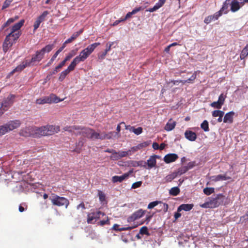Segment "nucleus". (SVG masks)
<instances>
[{
  "mask_svg": "<svg viewBox=\"0 0 248 248\" xmlns=\"http://www.w3.org/2000/svg\"><path fill=\"white\" fill-rule=\"evenodd\" d=\"M194 162H189L188 163L187 166H186V168H187V170L189 169H192L194 166Z\"/></svg>",
  "mask_w": 248,
  "mask_h": 248,
  "instance_id": "obj_58",
  "label": "nucleus"
},
{
  "mask_svg": "<svg viewBox=\"0 0 248 248\" xmlns=\"http://www.w3.org/2000/svg\"><path fill=\"white\" fill-rule=\"evenodd\" d=\"M15 96L13 94L9 95L6 98L4 99L2 102L1 107H3L6 110L13 104Z\"/></svg>",
  "mask_w": 248,
  "mask_h": 248,
  "instance_id": "obj_13",
  "label": "nucleus"
},
{
  "mask_svg": "<svg viewBox=\"0 0 248 248\" xmlns=\"http://www.w3.org/2000/svg\"><path fill=\"white\" fill-rule=\"evenodd\" d=\"M99 200L101 202L105 201V195L102 192H100L99 193Z\"/></svg>",
  "mask_w": 248,
  "mask_h": 248,
  "instance_id": "obj_56",
  "label": "nucleus"
},
{
  "mask_svg": "<svg viewBox=\"0 0 248 248\" xmlns=\"http://www.w3.org/2000/svg\"><path fill=\"white\" fill-rule=\"evenodd\" d=\"M15 21V19L14 18H10L8 19V20L3 24L2 27V29H4L5 27L8 26L10 24L13 23Z\"/></svg>",
  "mask_w": 248,
  "mask_h": 248,
  "instance_id": "obj_49",
  "label": "nucleus"
},
{
  "mask_svg": "<svg viewBox=\"0 0 248 248\" xmlns=\"http://www.w3.org/2000/svg\"><path fill=\"white\" fill-rule=\"evenodd\" d=\"M185 136L186 139L191 141H195L197 138L196 134L190 130L186 131L185 132Z\"/></svg>",
  "mask_w": 248,
  "mask_h": 248,
  "instance_id": "obj_24",
  "label": "nucleus"
},
{
  "mask_svg": "<svg viewBox=\"0 0 248 248\" xmlns=\"http://www.w3.org/2000/svg\"><path fill=\"white\" fill-rule=\"evenodd\" d=\"M201 128L205 132L209 131L208 123L206 120H204L201 125Z\"/></svg>",
  "mask_w": 248,
  "mask_h": 248,
  "instance_id": "obj_41",
  "label": "nucleus"
},
{
  "mask_svg": "<svg viewBox=\"0 0 248 248\" xmlns=\"http://www.w3.org/2000/svg\"><path fill=\"white\" fill-rule=\"evenodd\" d=\"M224 113L223 111L216 110H214L212 112V115L214 117H219V116H223Z\"/></svg>",
  "mask_w": 248,
  "mask_h": 248,
  "instance_id": "obj_44",
  "label": "nucleus"
},
{
  "mask_svg": "<svg viewBox=\"0 0 248 248\" xmlns=\"http://www.w3.org/2000/svg\"><path fill=\"white\" fill-rule=\"evenodd\" d=\"M176 122L172 121L171 120H170L166 124L165 126V129L168 131H171L174 128Z\"/></svg>",
  "mask_w": 248,
  "mask_h": 248,
  "instance_id": "obj_31",
  "label": "nucleus"
},
{
  "mask_svg": "<svg viewBox=\"0 0 248 248\" xmlns=\"http://www.w3.org/2000/svg\"><path fill=\"white\" fill-rule=\"evenodd\" d=\"M50 200L53 205L58 206L64 205L65 208H67L69 204V201L67 199L57 195H53L50 198Z\"/></svg>",
  "mask_w": 248,
  "mask_h": 248,
  "instance_id": "obj_8",
  "label": "nucleus"
},
{
  "mask_svg": "<svg viewBox=\"0 0 248 248\" xmlns=\"http://www.w3.org/2000/svg\"><path fill=\"white\" fill-rule=\"evenodd\" d=\"M83 32V30L81 29L79 31L74 32L70 38L67 39L65 41V44H68L72 42L73 40L76 39L82 32Z\"/></svg>",
  "mask_w": 248,
  "mask_h": 248,
  "instance_id": "obj_30",
  "label": "nucleus"
},
{
  "mask_svg": "<svg viewBox=\"0 0 248 248\" xmlns=\"http://www.w3.org/2000/svg\"><path fill=\"white\" fill-rule=\"evenodd\" d=\"M248 55V51L246 49H243L240 54V58L241 60L244 59Z\"/></svg>",
  "mask_w": 248,
  "mask_h": 248,
  "instance_id": "obj_47",
  "label": "nucleus"
},
{
  "mask_svg": "<svg viewBox=\"0 0 248 248\" xmlns=\"http://www.w3.org/2000/svg\"><path fill=\"white\" fill-rule=\"evenodd\" d=\"M142 132V128L141 127H139L137 128L134 127L133 132L137 135L140 134Z\"/></svg>",
  "mask_w": 248,
  "mask_h": 248,
  "instance_id": "obj_51",
  "label": "nucleus"
},
{
  "mask_svg": "<svg viewBox=\"0 0 248 248\" xmlns=\"http://www.w3.org/2000/svg\"><path fill=\"white\" fill-rule=\"evenodd\" d=\"M110 158L112 160H118L120 159L119 156L118 155V152L116 151L114 152L110 156Z\"/></svg>",
  "mask_w": 248,
  "mask_h": 248,
  "instance_id": "obj_48",
  "label": "nucleus"
},
{
  "mask_svg": "<svg viewBox=\"0 0 248 248\" xmlns=\"http://www.w3.org/2000/svg\"><path fill=\"white\" fill-rule=\"evenodd\" d=\"M35 131L36 136L38 137L41 136H49L58 133L60 131V127L58 125H46L40 127L32 129Z\"/></svg>",
  "mask_w": 248,
  "mask_h": 248,
  "instance_id": "obj_2",
  "label": "nucleus"
},
{
  "mask_svg": "<svg viewBox=\"0 0 248 248\" xmlns=\"http://www.w3.org/2000/svg\"><path fill=\"white\" fill-rule=\"evenodd\" d=\"M152 147L155 150L159 149V145L156 142H154L153 143Z\"/></svg>",
  "mask_w": 248,
  "mask_h": 248,
  "instance_id": "obj_64",
  "label": "nucleus"
},
{
  "mask_svg": "<svg viewBox=\"0 0 248 248\" xmlns=\"http://www.w3.org/2000/svg\"><path fill=\"white\" fill-rule=\"evenodd\" d=\"M54 45H47L45 47H43L41 50L43 52V53L45 54L46 52H50L53 48Z\"/></svg>",
  "mask_w": 248,
  "mask_h": 248,
  "instance_id": "obj_40",
  "label": "nucleus"
},
{
  "mask_svg": "<svg viewBox=\"0 0 248 248\" xmlns=\"http://www.w3.org/2000/svg\"><path fill=\"white\" fill-rule=\"evenodd\" d=\"M187 171V168L186 166H182L179 168L176 172H174L177 174V176L181 175L182 174L186 173Z\"/></svg>",
  "mask_w": 248,
  "mask_h": 248,
  "instance_id": "obj_36",
  "label": "nucleus"
},
{
  "mask_svg": "<svg viewBox=\"0 0 248 248\" xmlns=\"http://www.w3.org/2000/svg\"><path fill=\"white\" fill-rule=\"evenodd\" d=\"M157 10H158L157 8H156V7L154 6L153 8L147 9L146 11L147 12H149L152 13V12H154L156 11Z\"/></svg>",
  "mask_w": 248,
  "mask_h": 248,
  "instance_id": "obj_61",
  "label": "nucleus"
},
{
  "mask_svg": "<svg viewBox=\"0 0 248 248\" xmlns=\"http://www.w3.org/2000/svg\"><path fill=\"white\" fill-rule=\"evenodd\" d=\"M141 184H142L141 181H138V182H135L132 184L131 188H134V189L138 188L141 186Z\"/></svg>",
  "mask_w": 248,
  "mask_h": 248,
  "instance_id": "obj_55",
  "label": "nucleus"
},
{
  "mask_svg": "<svg viewBox=\"0 0 248 248\" xmlns=\"http://www.w3.org/2000/svg\"><path fill=\"white\" fill-rule=\"evenodd\" d=\"M19 120L10 121L6 124L0 125V136L15 129L20 125Z\"/></svg>",
  "mask_w": 248,
  "mask_h": 248,
  "instance_id": "obj_6",
  "label": "nucleus"
},
{
  "mask_svg": "<svg viewBox=\"0 0 248 248\" xmlns=\"http://www.w3.org/2000/svg\"><path fill=\"white\" fill-rule=\"evenodd\" d=\"M65 64V62L63 61H62L57 66H56L55 69L52 72L51 75L56 74L62 66Z\"/></svg>",
  "mask_w": 248,
  "mask_h": 248,
  "instance_id": "obj_39",
  "label": "nucleus"
},
{
  "mask_svg": "<svg viewBox=\"0 0 248 248\" xmlns=\"http://www.w3.org/2000/svg\"><path fill=\"white\" fill-rule=\"evenodd\" d=\"M84 140L83 139H81V140H79V141L76 143V148L73 151L77 153H79L81 148L84 145Z\"/></svg>",
  "mask_w": 248,
  "mask_h": 248,
  "instance_id": "obj_32",
  "label": "nucleus"
},
{
  "mask_svg": "<svg viewBox=\"0 0 248 248\" xmlns=\"http://www.w3.org/2000/svg\"><path fill=\"white\" fill-rule=\"evenodd\" d=\"M178 158V156L175 154H170L166 155L164 157V161L169 163L175 161Z\"/></svg>",
  "mask_w": 248,
  "mask_h": 248,
  "instance_id": "obj_21",
  "label": "nucleus"
},
{
  "mask_svg": "<svg viewBox=\"0 0 248 248\" xmlns=\"http://www.w3.org/2000/svg\"><path fill=\"white\" fill-rule=\"evenodd\" d=\"M31 62H28L27 61L22 62L20 64L18 65L15 69H14L12 72L11 74H13L16 71H21L27 66L31 65Z\"/></svg>",
  "mask_w": 248,
  "mask_h": 248,
  "instance_id": "obj_23",
  "label": "nucleus"
},
{
  "mask_svg": "<svg viewBox=\"0 0 248 248\" xmlns=\"http://www.w3.org/2000/svg\"><path fill=\"white\" fill-rule=\"evenodd\" d=\"M193 207V204H182L178 207L177 211L178 212L182 210L189 211L192 209Z\"/></svg>",
  "mask_w": 248,
  "mask_h": 248,
  "instance_id": "obj_28",
  "label": "nucleus"
},
{
  "mask_svg": "<svg viewBox=\"0 0 248 248\" xmlns=\"http://www.w3.org/2000/svg\"><path fill=\"white\" fill-rule=\"evenodd\" d=\"M224 200V196L222 194H218L214 195L200 206L204 208H213L218 207L220 204L223 202Z\"/></svg>",
  "mask_w": 248,
  "mask_h": 248,
  "instance_id": "obj_4",
  "label": "nucleus"
},
{
  "mask_svg": "<svg viewBox=\"0 0 248 248\" xmlns=\"http://www.w3.org/2000/svg\"><path fill=\"white\" fill-rule=\"evenodd\" d=\"M77 50H73L66 56L63 61L66 63L67 61L69 60L71 58L76 54Z\"/></svg>",
  "mask_w": 248,
  "mask_h": 248,
  "instance_id": "obj_38",
  "label": "nucleus"
},
{
  "mask_svg": "<svg viewBox=\"0 0 248 248\" xmlns=\"http://www.w3.org/2000/svg\"><path fill=\"white\" fill-rule=\"evenodd\" d=\"M105 216V214L101 211H96L89 214L88 215L87 222L88 223H93L96 222L97 219Z\"/></svg>",
  "mask_w": 248,
  "mask_h": 248,
  "instance_id": "obj_10",
  "label": "nucleus"
},
{
  "mask_svg": "<svg viewBox=\"0 0 248 248\" xmlns=\"http://www.w3.org/2000/svg\"><path fill=\"white\" fill-rule=\"evenodd\" d=\"M75 67V66L71 62L70 65L68 67V68L65 70L63 71L61 73L59 79L60 81H62L67 74L71 71L73 70Z\"/></svg>",
  "mask_w": 248,
  "mask_h": 248,
  "instance_id": "obj_17",
  "label": "nucleus"
},
{
  "mask_svg": "<svg viewBox=\"0 0 248 248\" xmlns=\"http://www.w3.org/2000/svg\"><path fill=\"white\" fill-rule=\"evenodd\" d=\"M108 222H109V220H108V218L107 217V219L106 220H101L100 221V224L101 226H103L106 224L108 223Z\"/></svg>",
  "mask_w": 248,
  "mask_h": 248,
  "instance_id": "obj_60",
  "label": "nucleus"
},
{
  "mask_svg": "<svg viewBox=\"0 0 248 248\" xmlns=\"http://www.w3.org/2000/svg\"><path fill=\"white\" fill-rule=\"evenodd\" d=\"M59 54H57L56 52H55V53L54 54V55L52 56V57L51 58V59H50V60L49 61V62L47 63V64L45 66V67H46V66H49L50 64H51V63L53 62L54 61V60L56 58V57H57V56Z\"/></svg>",
  "mask_w": 248,
  "mask_h": 248,
  "instance_id": "obj_54",
  "label": "nucleus"
},
{
  "mask_svg": "<svg viewBox=\"0 0 248 248\" xmlns=\"http://www.w3.org/2000/svg\"><path fill=\"white\" fill-rule=\"evenodd\" d=\"M180 189L178 186L172 187L169 191V193L170 195L176 196L180 193Z\"/></svg>",
  "mask_w": 248,
  "mask_h": 248,
  "instance_id": "obj_33",
  "label": "nucleus"
},
{
  "mask_svg": "<svg viewBox=\"0 0 248 248\" xmlns=\"http://www.w3.org/2000/svg\"><path fill=\"white\" fill-rule=\"evenodd\" d=\"M34 128H37V127H26L20 132L21 135L25 137L32 136L35 138H38V136H36L35 134V131H34V130L32 129Z\"/></svg>",
  "mask_w": 248,
  "mask_h": 248,
  "instance_id": "obj_14",
  "label": "nucleus"
},
{
  "mask_svg": "<svg viewBox=\"0 0 248 248\" xmlns=\"http://www.w3.org/2000/svg\"><path fill=\"white\" fill-rule=\"evenodd\" d=\"M25 20H21L18 23H16L11 28L7 29L5 31H9V32L6 35L2 45L3 51L6 53L9 49L15 44L16 41L21 35L19 30L24 25Z\"/></svg>",
  "mask_w": 248,
  "mask_h": 248,
  "instance_id": "obj_1",
  "label": "nucleus"
},
{
  "mask_svg": "<svg viewBox=\"0 0 248 248\" xmlns=\"http://www.w3.org/2000/svg\"><path fill=\"white\" fill-rule=\"evenodd\" d=\"M148 3L146 2L143 5L139 7H136L131 12H128L125 16V17L123 18L122 20H126L127 19L130 18L133 15L136 14L138 12L143 10L148 6Z\"/></svg>",
  "mask_w": 248,
  "mask_h": 248,
  "instance_id": "obj_12",
  "label": "nucleus"
},
{
  "mask_svg": "<svg viewBox=\"0 0 248 248\" xmlns=\"http://www.w3.org/2000/svg\"><path fill=\"white\" fill-rule=\"evenodd\" d=\"M67 44H65V42L62 44V46L56 52L57 54H59L66 46V45Z\"/></svg>",
  "mask_w": 248,
  "mask_h": 248,
  "instance_id": "obj_57",
  "label": "nucleus"
},
{
  "mask_svg": "<svg viewBox=\"0 0 248 248\" xmlns=\"http://www.w3.org/2000/svg\"><path fill=\"white\" fill-rule=\"evenodd\" d=\"M226 1L224 3L222 8L218 12L215 13L213 15H211L207 16L204 20V22L206 24H209L212 21H215L222 15L223 12L225 9H227V5L226 4Z\"/></svg>",
  "mask_w": 248,
  "mask_h": 248,
  "instance_id": "obj_9",
  "label": "nucleus"
},
{
  "mask_svg": "<svg viewBox=\"0 0 248 248\" xmlns=\"http://www.w3.org/2000/svg\"><path fill=\"white\" fill-rule=\"evenodd\" d=\"M157 10H158L157 8H156V7L154 6L153 8L147 9L146 11L147 12H149L152 13V12H154L156 11Z\"/></svg>",
  "mask_w": 248,
  "mask_h": 248,
  "instance_id": "obj_63",
  "label": "nucleus"
},
{
  "mask_svg": "<svg viewBox=\"0 0 248 248\" xmlns=\"http://www.w3.org/2000/svg\"><path fill=\"white\" fill-rule=\"evenodd\" d=\"M242 6L235 0H232L231 4V10L232 12H235L239 10Z\"/></svg>",
  "mask_w": 248,
  "mask_h": 248,
  "instance_id": "obj_27",
  "label": "nucleus"
},
{
  "mask_svg": "<svg viewBox=\"0 0 248 248\" xmlns=\"http://www.w3.org/2000/svg\"><path fill=\"white\" fill-rule=\"evenodd\" d=\"M210 105L212 107H213L214 108H216L217 109H220L221 108L222 106L223 105L221 104V103H220V102H219L218 101H217L213 102V103H212Z\"/></svg>",
  "mask_w": 248,
  "mask_h": 248,
  "instance_id": "obj_45",
  "label": "nucleus"
},
{
  "mask_svg": "<svg viewBox=\"0 0 248 248\" xmlns=\"http://www.w3.org/2000/svg\"><path fill=\"white\" fill-rule=\"evenodd\" d=\"M130 151V150H129L128 151H120L118 152L120 159L129 155Z\"/></svg>",
  "mask_w": 248,
  "mask_h": 248,
  "instance_id": "obj_46",
  "label": "nucleus"
},
{
  "mask_svg": "<svg viewBox=\"0 0 248 248\" xmlns=\"http://www.w3.org/2000/svg\"><path fill=\"white\" fill-rule=\"evenodd\" d=\"M63 99H60L58 96L54 94H51L49 96H43L36 100V103L39 105H43L46 103H57L62 101Z\"/></svg>",
  "mask_w": 248,
  "mask_h": 248,
  "instance_id": "obj_7",
  "label": "nucleus"
},
{
  "mask_svg": "<svg viewBox=\"0 0 248 248\" xmlns=\"http://www.w3.org/2000/svg\"><path fill=\"white\" fill-rule=\"evenodd\" d=\"M177 177V174H176L174 172L166 176L165 178V181L166 182H170L174 178Z\"/></svg>",
  "mask_w": 248,
  "mask_h": 248,
  "instance_id": "obj_35",
  "label": "nucleus"
},
{
  "mask_svg": "<svg viewBox=\"0 0 248 248\" xmlns=\"http://www.w3.org/2000/svg\"><path fill=\"white\" fill-rule=\"evenodd\" d=\"M131 172V171H130L128 173H125L121 176H114L112 177V181L113 183H121L124 180L127 178Z\"/></svg>",
  "mask_w": 248,
  "mask_h": 248,
  "instance_id": "obj_20",
  "label": "nucleus"
},
{
  "mask_svg": "<svg viewBox=\"0 0 248 248\" xmlns=\"http://www.w3.org/2000/svg\"><path fill=\"white\" fill-rule=\"evenodd\" d=\"M125 129L129 130L130 132H133L134 127L130 126V125H125Z\"/></svg>",
  "mask_w": 248,
  "mask_h": 248,
  "instance_id": "obj_59",
  "label": "nucleus"
},
{
  "mask_svg": "<svg viewBox=\"0 0 248 248\" xmlns=\"http://www.w3.org/2000/svg\"><path fill=\"white\" fill-rule=\"evenodd\" d=\"M113 44H114V42H109L107 44V45H106L107 48H106L105 51L99 56V59H104V58L106 56V55H107V53L110 50L111 47L113 45Z\"/></svg>",
  "mask_w": 248,
  "mask_h": 248,
  "instance_id": "obj_29",
  "label": "nucleus"
},
{
  "mask_svg": "<svg viewBox=\"0 0 248 248\" xmlns=\"http://www.w3.org/2000/svg\"><path fill=\"white\" fill-rule=\"evenodd\" d=\"M159 203H162V202L161 201H155L152 202L148 205V208L149 209H153L155 206H157Z\"/></svg>",
  "mask_w": 248,
  "mask_h": 248,
  "instance_id": "obj_42",
  "label": "nucleus"
},
{
  "mask_svg": "<svg viewBox=\"0 0 248 248\" xmlns=\"http://www.w3.org/2000/svg\"><path fill=\"white\" fill-rule=\"evenodd\" d=\"M210 180L212 181L217 182L220 181H225L231 179V178L226 174H219L210 177Z\"/></svg>",
  "mask_w": 248,
  "mask_h": 248,
  "instance_id": "obj_18",
  "label": "nucleus"
},
{
  "mask_svg": "<svg viewBox=\"0 0 248 248\" xmlns=\"http://www.w3.org/2000/svg\"><path fill=\"white\" fill-rule=\"evenodd\" d=\"M165 2V0H159L158 1L155 5V6L158 9L163 6Z\"/></svg>",
  "mask_w": 248,
  "mask_h": 248,
  "instance_id": "obj_52",
  "label": "nucleus"
},
{
  "mask_svg": "<svg viewBox=\"0 0 248 248\" xmlns=\"http://www.w3.org/2000/svg\"><path fill=\"white\" fill-rule=\"evenodd\" d=\"M226 97V95H224L223 93H221L218 97V99L217 101H218L219 102L221 103V104L223 105L225 98Z\"/></svg>",
  "mask_w": 248,
  "mask_h": 248,
  "instance_id": "obj_50",
  "label": "nucleus"
},
{
  "mask_svg": "<svg viewBox=\"0 0 248 248\" xmlns=\"http://www.w3.org/2000/svg\"><path fill=\"white\" fill-rule=\"evenodd\" d=\"M140 234L142 235L146 234L148 236L150 235L147 227L146 226L142 227L140 230Z\"/></svg>",
  "mask_w": 248,
  "mask_h": 248,
  "instance_id": "obj_43",
  "label": "nucleus"
},
{
  "mask_svg": "<svg viewBox=\"0 0 248 248\" xmlns=\"http://www.w3.org/2000/svg\"><path fill=\"white\" fill-rule=\"evenodd\" d=\"M79 135L93 140H101V132H96L94 130L88 127L80 128Z\"/></svg>",
  "mask_w": 248,
  "mask_h": 248,
  "instance_id": "obj_5",
  "label": "nucleus"
},
{
  "mask_svg": "<svg viewBox=\"0 0 248 248\" xmlns=\"http://www.w3.org/2000/svg\"><path fill=\"white\" fill-rule=\"evenodd\" d=\"M113 137L118 138V133H115L114 132H110L108 133L105 132H101V140H104L105 139H110Z\"/></svg>",
  "mask_w": 248,
  "mask_h": 248,
  "instance_id": "obj_22",
  "label": "nucleus"
},
{
  "mask_svg": "<svg viewBox=\"0 0 248 248\" xmlns=\"http://www.w3.org/2000/svg\"><path fill=\"white\" fill-rule=\"evenodd\" d=\"M197 77V72H195L188 79L186 80H183V81H181L182 83L184 84L186 83H192Z\"/></svg>",
  "mask_w": 248,
  "mask_h": 248,
  "instance_id": "obj_34",
  "label": "nucleus"
},
{
  "mask_svg": "<svg viewBox=\"0 0 248 248\" xmlns=\"http://www.w3.org/2000/svg\"><path fill=\"white\" fill-rule=\"evenodd\" d=\"M100 45V43H95L89 45L87 47L82 50L79 56L75 57L71 62L76 66L80 62L84 61L94 51V49Z\"/></svg>",
  "mask_w": 248,
  "mask_h": 248,
  "instance_id": "obj_3",
  "label": "nucleus"
},
{
  "mask_svg": "<svg viewBox=\"0 0 248 248\" xmlns=\"http://www.w3.org/2000/svg\"><path fill=\"white\" fill-rule=\"evenodd\" d=\"M63 130L65 131H68L72 134H74L76 135H79V131L80 130V128L76 127L74 126H65L63 127Z\"/></svg>",
  "mask_w": 248,
  "mask_h": 248,
  "instance_id": "obj_25",
  "label": "nucleus"
},
{
  "mask_svg": "<svg viewBox=\"0 0 248 248\" xmlns=\"http://www.w3.org/2000/svg\"><path fill=\"white\" fill-rule=\"evenodd\" d=\"M158 156L156 155L151 156L147 160L146 162H144L143 167L145 168L146 165H147L148 169H150L154 167L156 165V158Z\"/></svg>",
  "mask_w": 248,
  "mask_h": 248,
  "instance_id": "obj_16",
  "label": "nucleus"
},
{
  "mask_svg": "<svg viewBox=\"0 0 248 248\" xmlns=\"http://www.w3.org/2000/svg\"><path fill=\"white\" fill-rule=\"evenodd\" d=\"M160 204V207L161 208V209L163 210L164 212H166L168 211V205L167 203H159Z\"/></svg>",
  "mask_w": 248,
  "mask_h": 248,
  "instance_id": "obj_53",
  "label": "nucleus"
},
{
  "mask_svg": "<svg viewBox=\"0 0 248 248\" xmlns=\"http://www.w3.org/2000/svg\"><path fill=\"white\" fill-rule=\"evenodd\" d=\"M145 211L140 209L133 213L130 217L127 218L128 222H133L138 219L141 218L145 214Z\"/></svg>",
  "mask_w": 248,
  "mask_h": 248,
  "instance_id": "obj_11",
  "label": "nucleus"
},
{
  "mask_svg": "<svg viewBox=\"0 0 248 248\" xmlns=\"http://www.w3.org/2000/svg\"><path fill=\"white\" fill-rule=\"evenodd\" d=\"M44 54L41 50L36 51L35 55L32 57L31 60L30 61L31 64L32 62H40L44 57Z\"/></svg>",
  "mask_w": 248,
  "mask_h": 248,
  "instance_id": "obj_19",
  "label": "nucleus"
},
{
  "mask_svg": "<svg viewBox=\"0 0 248 248\" xmlns=\"http://www.w3.org/2000/svg\"><path fill=\"white\" fill-rule=\"evenodd\" d=\"M48 14L49 12L48 11H45L43 12V13L39 16L38 17L33 25L34 31L38 28L41 23L45 20L46 17L48 15Z\"/></svg>",
  "mask_w": 248,
  "mask_h": 248,
  "instance_id": "obj_15",
  "label": "nucleus"
},
{
  "mask_svg": "<svg viewBox=\"0 0 248 248\" xmlns=\"http://www.w3.org/2000/svg\"><path fill=\"white\" fill-rule=\"evenodd\" d=\"M203 192L204 194L209 196L215 192V188L214 187H205L203 189Z\"/></svg>",
  "mask_w": 248,
  "mask_h": 248,
  "instance_id": "obj_37",
  "label": "nucleus"
},
{
  "mask_svg": "<svg viewBox=\"0 0 248 248\" xmlns=\"http://www.w3.org/2000/svg\"><path fill=\"white\" fill-rule=\"evenodd\" d=\"M157 10H158L157 8H156V7L154 6L153 8L147 9L146 11L147 12H149L152 13V12H154L156 11Z\"/></svg>",
  "mask_w": 248,
  "mask_h": 248,
  "instance_id": "obj_62",
  "label": "nucleus"
},
{
  "mask_svg": "<svg viewBox=\"0 0 248 248\" xmlns=\"http://www.w3.org/2000/svg\"><path fill=\"white\" fill-rule=\"evenodd\" d=\"M234 114V112L233 111H230L227 113L223 118L224 123L229 124L232 123L233 121V116Z\"/></svg>",
  "mask_w": 248,
  "mask_h": 248,
  "instance_id": "obj_26",
  "label": "nucleus"
}]
</instances>
